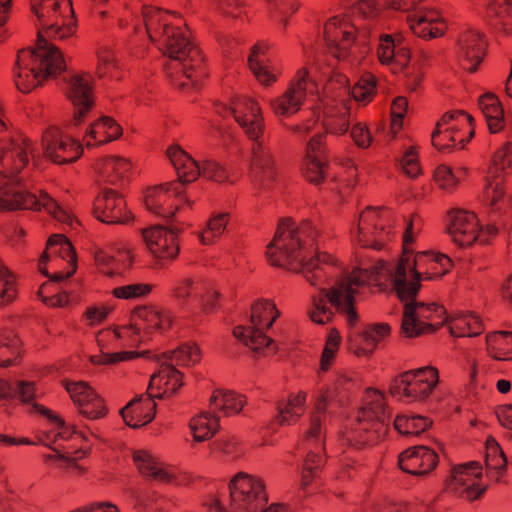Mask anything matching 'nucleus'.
Listing matches in <instances>:
<instances>
[{
    "label": "nucleus",
    "instance_id": "1",
    "mask_svg": "<svg viewBox=\"0 0 512 512\" xmlns=\"http://www.w3.org/2000/svg\"><path fill=\"white\" fill-rule=\"evenodd\" d=\"M142 16L149 40L157 43L163 55L179 61L183 74L191 81H199L208 76L205 57L200 47L192 43L180 27L168 23L163 14L180 17L175 11L144 5Z\"/></svg>",
    "mask_w": 512,
    "mask_h": 512
},
{
    "label": "nucleus",
    "instance_id": "2",
    "mask_svg": "<svg viewBox=\"0 0 512 512\" xmlns=\"http://www.w3.org/2000/svg\"><path fill=\"white\" fill-rule=\"evenodd\" d=\"M311 222L303 220L300 226L292 217L280 218L272 240L266 246L268 263L291 272L299 273L303 270L301 265L304 250L300 237L301 230Z\"/></svg>",
    "mask_w": 512,
    "mask_h": 512
},
{
    "label": "nucleus",
    "instance_id": "3",
    "mask_svg": "<svg viewBox=\"0 0 512 512\" xmlns=\"http://www.w3.org/2000/svg\"><path fill=\"white\" fill-rule=\"evenodd\" d=\"M438 382V369L428 365L395 376L390 382L388 393L392 397H404L409 402H422L430 397Z\"/></svg>",
    "mask_w": 512,
    "mask_h": 512
},
{
    "label": "nucleus",
    "instance_id": "4",
    "mask_svg": "<svg viewBox=\"0 0 512 512\" xmlns=\"http://www.w3.org/2000/svg\"><path fill=\"white\" fill-rule=\"evenodd\" d=\"M228 488L230 512H259L268 503L262 478L241 471L232 477Z\"/></svg>",
    "mask_w": 512,
    "mask_h": 512
},
{
    "label": "nucleus",
    "instance_id": "5",
    "mask_svg": "<svg viewBox=\"0 0 512 512\" xmlns=\"http://www.w3.org/2000/svg\"><path fill=\"white\" fill-rule=\"evenodd\" d=\"M189 202L176 182H167L146 189L144 203L147 210L166 220L167 224L176 222V213L181 209V202Z\"/></svg>",
    "mask_w": 512,
    "mask_h": 512
},
{
    "label": "nucleus",
    "instance_id": "6",
    "mask_svg": "<svg viewBox=\"0 0 512 512\" xmlns=\"http://www.w3.org/2000/svg\"><path fill=\"white\" fill-rule=\"evenodd\" d=\"M327 131L313 135L306 144L302 158L301 174L311 185L318 186L325 182L330 169Z\"/></svg>",
    "mask_w": 512,
    "mask_h": 512
},
{
    "label": "nucleus",
    "instance_id": "7",
    "mask_svg": "<svg viewBox=\"0 0 512 512\" xmlns=\"http://www.w3.org/2000/svg\"><path fill=\"white\" fill-rule=\"evenodd\" d=\"M42 146L44 156L56 165L74 163L83 155L81 143L64 137L62 130L56 126H50L42 133Z\"/></svg>",
    "mask_w": 512,
    "mask_h": 512
},
{
    "label": "nucleus",
    "instance_id": "8",
    "mask_svg": "<svg viewBox=\"0 0 512 512\" xmlns=\"http://www.w3.org/2000/svg\"><path fill=\"white\" fill-rule=\"evenodd\" d=\"M183 228L168 224L154 225L141 230L143 239L151 254L157 259L175 260L180 252L179 235Z\"/></svg>",
    "mask_w": 512,
    "mask_h": 512
},
{
    "label": "nucleus",
    "instance_id": "9",
    "mask_svg": "<svg viewBox=\"0 0 512 512\" xmlns=\"http://www.w3.org/2000/svg\"><path fill=\"white\" fill-rule=\"evenodd\" d=\"M34 63L40 62L38 69L41 72L42 79H56L66 71L67 65L62 51L58 46L49 42L42 34V30L37 31L35 46L24 48Z\"/></svg>",
    "mask_w": 512,
    "mask_h": 512
},
{
    "label": "nucleus",
    "instance_id": "10",
    "mask_svg": "<svg viewBox=\"0 0 512 512\" xmlns=\"http://www.w3.org/2000/svg\"><path fill=\"white\" fill-rule=\"evenodd\" d=\"M92 214L99 222L108 225L126 224L134 219L124 197L111 188H103L95 197Z\"/></svg>",
    "mask_w": 512,
    "mask_h": 512
},
{
    "label": "nucleus",
    "instance_id": "11",
    "mask_svg": "<svg viewBox=\"0 0 512 512\" xmlns=\"http://www.w3.org/2000/svg\"><path fill=\"white\" fill-rule=\"evenodd\" d=\"M66 97L74 107L72 125H81L95 106L94 86L90 73L76 74L68 81Z\"/></svg>",
    "mask_w": 512,
    "mask_h": 512
},
{
    "label": "nucleus",
    "instance_id": "12",
    "mask_svg": "<svg viewBox=\"0 0 512 512\" xmlns=\"http://www.w3.org/2000/svg\"><path fill=\"white\" fill-rule=\"evenodd\" d=\"M357 29L345 20L332 17L324 24V41L329 53L337 60H346L356 40Z\"/></svg>",
    "mask_w": 512,
    "mask_h": 512
},
{
    "label": "nucleus",
    "instance_id": "13",
    "mask_svg": "<svg viewBox=\"0 0 512 512\" xmlns=\"http://www.w3.org/2000/svg\"><path fill=\"white\" fill-rule=\"evenodd\" d=\"M439 463L437 452L425 445L408 447L398 455L399 469L412 476H426L436 469Z\"/></svg>",
    "mask_w": 512,
    "mask_h": 512
},
{
    "label": "nucleus",
    "instance_id": "14",
    "mask_svg": "<svg viewBox=\"0 0 512 512\" xmlns=\"http://www.w3.org/2000/svg\"><path fill=\"white\" fill-rule=\"evenodd\" d=\"M308 76V68H300L290 81L283 95L271 101L270 104L275 115L290 116L301 109L307 95L306 84Z\"/></svg>",
    "mask_w": 512,
    "mask_h": 512
},
{
    "label": "nucleus",
    "instance_id": "15",
    "mask_svg": "<svg viewBox=\"0 0 512 512\" xmlns=\"http://www.w3.org/2000/svg\"><path fill=\"white\" fill-rule=\"evenodd\" d=\"M230 108L235 121L244 130L250 140L263 136L265 124L260 104L249 97H242L233 102Z\"/></svg>",
    "mask_w": 512,
    "mask_h": 512
},
{
    "label": "nucleus",
    "instance_id": "16",
    "mask_svg": "<svg viewBox=\"0 0 512 512\" xmlns=\"http://www.w3.org/2000/svg\"><path fill=\"white\" fill-rule=\"evenodd\" d=\"M457 43L462 68L470 74L477 72L487 54L488 43L485 35L467 30L459 35Z\"/></svg>",
    "mask_w": 512,
    "mask_h": 512
},
{
    "label": "nucleus",
    "instance_id": "17",
    "mask_svg": "<svg viewBox=\"0 0 512 512\" xmlns=\"http://www.w3.org/2000/svg\"><path fill=\"white\" fill-rule=\"evenodd\" d=\"M447 232L452 236L453 242L459 247H470L476 241L482 245L489 243V238L480 235V227L475 213L465 210H457L447 227Z\"/></svg>",
    "mask_w": 512,
    "mask_h": 512
},
{
    "label": "nucleus",
    "instance_id": "18",
    "mask_svg": "<svg viewBox=\"0 0 512 512\" xmlns=\"http://www.w3.org/2000/svg\"><path fill=\"white\" fill-rule=\"evenodd\" d=\"M23 146L17 140L11 138L0 142V176L12 179L28 165L26 148L31 141L27 138L21 139Z\"/></svg>",
    "mask_w": 512,
    "mask_h": 512
},
{
    "label": "nucleus",
    "instance_id": "19",
    "mask_svg": "<svg viewBox=\"0 0 512 512\" xmlns=\"http://www.w3.org/2000/svg\"><path fill=\"white\" fill-rule=\"evenodd\" d=\"M146 395V399H144L143 394L136 395L119 410L124 423L132 429H138L151 423L156 416V398L148 389Z\"/></svg>",
    "mask_w": 512,
    "mask_h": 512
},
{
    "label": "nucleus",
    "instance_id": "20",
    "mask_svg": "<svg viewBox=\"0 0 512 512\" xmlns=\"http://www.w3.org/2000/svg\"><path fill=\"white\" fill-rule=\"evenodd\" d=\"M16 184H4L0 187V212L17 210L40 211V196L27 190H19Z\"/></svg>",
    "mask_w": 512,
    "mask_h": 512
},
{
    "label": "nucleus",
    "instance_id": "21",
    "mask_svg": "<svg viewBox=\"0 0 512 512\" xmlns=\"http://www.w3.org/2000/svg\"><path fill=\"white\" fill-rule=\"evenodd\" d=\"M184 375L172 363L163 362L160 364L159 369L154 372L149 380L148 390L156 387L162 390L153 396L162 400L165 397H170L178 392L184 385Z\"/></svg>",
    "mask_w": 512,
    "mask_h": 512
},
{
    "label": "nucleus",
    "instance_id": "22",
    "mask_svg": "<svg viewBox=\"0 0 512 512\" xmlns=\"http://www.w3.org/2000/svg\"><path fill=\"white\" fill-rule=\"evenodd\" d=\"M166 155L170 159L177 173V185L183 188V185L196 181L201 174V164L194 160L180 145H170L166 150Z\"/></svg>",
    "mask_w": 512,
    "mask_h": 512
},
{
    "label": "nucleus",
    "instance_id": "23",
    "mask_svg": "<svg viewBox=\"0 0 512 512\" xmlns=\"http://www.w3.org/2000/svg\"><path fill=\"white\" fill-rule=\"evenodd\" d=\"M34 65L35 63L33 60H30L24 48L17 51L14 64L15 84L17 89L22 93H30L47 81L46 79H42L40 70Z\"/></svg>",
    "mask_w": 512,
    "mask_h": 512
},
{
    "label": "nucleus",
    "instance_id": "24",
    "mask_svg": "<svg viewBox=\"0 0 512 512\" xmlns=\"http://www.w3.org/2000/svg\"><path fill=\"white\" fill-rule=\"evenodd\" d=\"M137 316L144 322L143 331L146 334L164 332L171 329L174 317L169 310L159 311L153 305H139L131 310V319Z\"/></svg>",
    "mask_w": 512,
    "mask_h": 512
},
{
    "label": "nucleus",
    "instance_id": "25",
    "mask_svg": "<svg viewBox=\"0 0 512 512\" xmlns=\"http://www.w3.org/2000/svg\"><path fill=\"white\" fill-rule=\"evenodd\" d=\"M123 134L122 126L111 116H101L89 124L86 135L97 140L94 144L86 143V147H99L118 140Z\"/></svg>",
    "mask_w": 512,
    "mask_h": 512
},
{
    "label": "nucleus",
    "instance_id": "26",
    "mask_svg": "<svg viewBox=\"0 0 512 512\" xmlns=\"http://www.w3.org/2000/svg\"><path fill=\"white\" fill-rule=\"evenodd\" d=\"M486 22L496 32L512 35V0H493L486 7Z\"/></svg>",
    "mask_w": 512,
    "mask_h": 512
},
{
    "label": "nucleus",
    "instance_id": "27",
    "mask_svg": "<svg viewBox=\"0 0 512 512\" xmlns=\"http://www.w3.org/2000/svg\"><path fill=\"white\" fill-rule=\"evenodd\" d=\"M478 106L481 110L491 134L504 130V109L499 97L493 92H486L479 96Z\"/></svg>",
    "mask_w": 512,
    "mask_h": 512
},
{
    "label": "nucleus",
    "instance_id": "28",
    "mask_svg": "<svg viewBox=\"0 0 512 512\" xmlns=\"http://www.w3.org/2000/svg\"><path fill=\"white\" fill-rule=\"evenodd\" d=\"M391 334V326L387 322L372 323L365 326V329L359 334L367 347L350 346V350L357 357H370L379 342L389 337Z\"/></svg>",
    "mask_w": 512,
    "mask_h": 512
},
{
    "label": "nucleus",
    "instance_id": "29",
    "mask_svg": "<svg viewBox=\"0 0 512 512\" xmlns=\"http://www.w3.org/2000/svg\"><path fill=\"white\" fill-rule=\"evenodd\" d=\"M132 458L138 472L145 478L165 484H169L175 479L173 474L157 466V461L149 451L136 450L133 452Z\"/></svg>",
    "mask_w": 512,
    "mask_h": 512
},
{
    "label": "nucleus",
    "instance_id": "30",
    "mask_svg": "<svg viewBox=\"0 0 512 512\" xmlns=\"http://www.w3.org/2000/svg\"><path fill=\"white\" fill-rule=\"evenodd\" d=\"M451 323H448L449 333L453 337H476L484 332V324L480 316L474 312L468 314L455 313L451 316Z\"/></svg>",
    "mask_w": 512,
    "mask_h": 512
},
{
    "label": "nucleus",
    "instance_id": "31",
    "mask_svg": "<svg viewBox=\"0 0 512 512\" xmlns=\"http://www.w3.org/2000/svg\"><path fill=\"white\" fill-rule=\"evenodd\" d=\"M130 168V161L119 156H107L96 163V171L102 181L110 185L118 184Z\"/></svg>",
    "mask_w": 512,
    "mask_h": 512
},
{
    "label": "nucleus",
    "instance_id": "32",
    "mask_svg": "<svg viewBox=\"0 0 512 512\" xmlns=\"http://www.w3.org/2000/svg\"><path fill=\"white\" fill-rule=\"evenodd\" d=\"M306 397V392L299 391L296 395L290 394L287 400H278L276 402L278 423L290 425L297 422L304 413Z\"/></svg>",
    "mask_w": 512,
    "mask_h": 512
},
{
    "label": "nucleus",
    "instance_id": "33",
    "mask_svg": "<svg viewBox=\"0 0 512 512\" xmlns=\"http://www.w3.org/2000/svg\"><path fill=\"white\" fill-rule=\"evenodd\" d=\"M512 168V142H505L497 151L494 152L490 165L487 169L486 185L484 194L488 195L493 182L501 177L506 169Z\"/></svg>",
    "mask_w": 512,
    "mask_h": 512
},
{
    "label": "nucleus",
    "instance_id": "34",
    "mask_svg": "<svg viewBox=\"0 0 512 512\" xmlns=\"http://www.w3.org/2000/svg\"><path fill=\"white\" fill-rule=\"evenodd\" d=\"M487 352L498 361L512 360V331L500 330L486 334Z\"/></svg>",
    "mask_w": 512,
    "mask_h": 512
},
{
    "label": "nucleus",
    "instance_id": "35",
    "mask_svg": "<svg viewBox=\"0 0 512 512\" xmlns=\"http://www.w3.org/2000/svg\"><path fill=\"white\" fill-rule=\"evenodd\" d=\"M279 316L280 312L273 300H257L251 305V328L269 330Z\"/></svg>",
    "mask_w": 512,
    "mask_h": 512
},
{
    "label": "nucleus",
    "instance_id": "36",
    "mask_svg": "<svg viewBox=\"0 0 512 512\" xmlns=\"http://www.w3.org/2000/svg\"><path fill=\"white\" fill-rule=\"evenodd\" d=\"M394 429L403 436H418L433 426V419L418 414L397 415Z\"/></svg>",
    "mask_w": 512,
    "mask_h": 512
},
{
    "label": "nucleus",
    "instance_id": "37",
    "mask_svg": "<svg viewBox=\"0 0 512 512\" xmlns=\"http://www.w3.org/2000/svg\"><path fill=\"white\" fill-rule=\"evenodd\" d=\"M21 347V339L13 330H0V367L14 365L15 360L20 357Z\"/></svg>",
    "mask_w": 512,
    "mask_h": 512
},
{
    "label": "nucleus",
    "instance_id": "38",
    "mask_svg": "<svg viewBox=\"0 0 512 512\" xmlns=\"http://www.w3.org/2000/svg\"><path fill=\"white\" fill-rule=\"evenodd\" d=\"M485 459L484 464L487 469L495 470L497 473L496 481L499 482L500 478L507 471L508 460L505 452L492 435H489L485 440Z\"/></svg>",
    "mask_w": 512,
    "mask_h": 512
},
{
    "label": "nucleus",
    "instance_id": "39",
    "mask_svg": "<svg viewBox=\"0 0 512 512\" xmlns=\"http://www.w3.org/2000/svg\"><path fill=\"white\" fill-rule=\"evenodd\" d=\"M189 427L192 431L194 441L203 442L211 439L220 425L218 417L211 415L209 412H202L191 418Z\"/></svg>",
    "mask_w": 512,
    "mask_h": 512
},
{
    "label": "nucleus",
    "instance_id": "40",
    "mask_svg": "<svg viewBox=\"0 0 512 512\" xmlns=\"http://www.w3.org/2000/svg\"><path fill=\"white\" fill-rule=\"evenodd\" d=\"M62 386L69 393L73 403L78 407L87 408L88 403L100 396L96 390L86 381L71 382L69 379L64 378L61 380Z\"/></svg>",
    "mask_w": 512,
    "mask_h": 512
},
{
    "label": "nucleus",
    "instance_id": "41",
    "mask_svg": "<svg viewBox=\"0 0 512 512\" xmlns=\"http://www.w3.org/2000/svg\"><path fill=\"white\" fill-rule=\"evenodd\" d=\"M48 22L43 23V27L38 30H42V34L47 35V40H65L73 36L77 31V18L76 15H71L70 20L65 22L64 20L59 21L58 17L54 21H51V15H47Z\"/></svg>",
    "mask_w": 512,
    "mask_h": 512
},
{
    "label": "nucleus",
    "instance_id": "42",
    "mask_svg": "<svg viewBox=\"0 0 512 512\" xmlns=\"http://www.w3.org/2000/svg\"><path fill=\"white\" fill-rule=\"evenodd\" d=\"M390 418L391 416H387L380 420L361 425L360 429L363 431L364 435L357 443L362 446L375 445L384 440L390 429Z\"/></svg>",
    "mask_w": 512,
    "mask_h": 512
},
{
    "label": "nucleus",
    "instance_id": "43",
    "mask_svg": "<svg viewBox=\"0 0 512 512\" xmlns=\"http://www.w3.org/2000/svg\"><path fill=\"white\" fill-rule=\"evenodd\" d=\"M385 407L386 401L384 395L381 394V397L369 401L359 409L356 420L361 426L367 424V422L377 421L383 417L390 416L389 413H386Z\"/></svg>",
    "mask_w": 512,
    "mask_h": 512
},
{
    "label": "nucleus",
    "instance_id": "44",
    "mask_svg": "<svg viewBox=\"0 0 512 512\" xmlns=\"http://www.w3.org/2000/svg\"><path fill=\"white\" fill-rule=\"evenodd\" d=\"M252 158L251 167L258 168L263 172H268L270 177L275 175L274 158L269 149L264 147L260 139L252 140Z\"/></svg>",
    "mask_w": 512,
    "mask_h": 512
},
{
    "label": "nucleus",
    "instance_id": "45",
    "mask_svg": "<svg viewBox=\"0 0 512 512\" xmlns=\"http://www.w3.org/2000/svg\"><path fill=\"white\" fill-rule=\"evenodd\" d=\"M17 296L16 276L0 260V305H7Z\"/></svg>",
    "mask_w": 512,
    "mask_h": 512
},
{
    "label": "nucleus",
    "instance_id": "46",
    "mask_svg": "<svg viewBox=\"0 0 512 512\" xmlns=\"http://www.w3.org/2000/svg\"><path fill=\"white\" fill-rule=\"evenodd\" d=\"M377 78L372 73H365L354 84L351 89V96L357 102H370L376 94Z\"/></svg>",
    "mask_w": 512,
    "mask_h": 512
},
{
    "label": "nucleus",
    "instance_id": "47",
    "mask_svg": "<svg viewBox=\"0 0 512 512\" xmlns=\"http://www.w3.org/2000/svg\"><path fill=\"white\" fill-rule=\"evenodd\" d=\"M32 408L40 415L44 416L51 424L56 425L58 432L55 434L52 444L56 442L57 438L62 440H70L73 438L70 433V427L66 424L62 416L40 403H33Z\"/></svg>",
    "mask_w": 512,
    "mask_h": 512
},
{
    "label": "nucleus",
    "instance_id": "48",
    "mask_svg": "<svg viewBox=\"0 0 512 512\" xmlns=\"http://www.w3.org/2000/svg\"><path fill=\"white\" fill-rule=\"evenodd\" d=\"M407 21L413 34L420 38L433 39L443 36L445 33L446 27L444 25V21H442L441 27L433 26L429 22L420 21L419 17L415 18L411 15L407 16Z\"/></svg>",
    "mask_w": 512,
    "mask_h": 512
},
{
    "label": "nucleus",
    "instance_id": "49",
    "mask_svg": "<svg viewBox=\"0 0 512 512\" xmlns=\"http://www.w3.org/2000/svg\"><path fill=\"white\" fill-rule=\"evenodd\" d=\"M174 360L178 366L195 365L201 361V349L196 343H184L176 349L171 350Z\"/></svg>",
    "mask_w": 512,
    "mask_h": 512
},
{
    "label": "nucleus",
    "instance_id": "50",
    "mask_svg": "<svg viewBox=\"0 0 512 512\" xmlns=\"http://www.w3.org/2000/svg\"><path fill=\"white\" fill-rule=\"evenodd\" d=\"M247 342V347L255 353L263 352L265 349L272 354H276L278 351L276 342L266 335L263 329L251 328Z\"/></svg>",
    "mask_w": 512,
    "mask_h": 512
},
{
    "label": "nucleus",
    "instance_id": "51",
    "mask_svg": "<svg viewBox=\"0 0 512 512\" xmlns=\"http://www.w3.org/2000/svg\"><path fill=\"white\" fill-rule=\"evenodd\" d=\"M229 219V213H220L210 218L207 222V231L200 233L202 244L209 245L214 243L215 239L219 238L226 229Z\"/></svg>",
    "mask_w": 512,
    "mask_h": 512
},
{
    "label": "nucleus",
    "instance_id": "52",
    "mask_svg": "<svg viewBox=\"0 0 512 512\" xmlns=\"http://www.w3.org/2000/svg\"><path fill=\"white\" fill-rule=\"evenodd\" d=\"M401 167L406 176L416 179L422 174L418 146L411 145L401 158Z\"/></svg>",
    "mask_w": 512,
    "mask_h": 512
},
{
    "label": "nucleus",
    "instance_id": "53",
    "mask_svg": "<svg viewBox=\"0 0 512 512\" xmlns=\"http://www.w3.org/2000/svg\"><path fill=\"white\" fill-rule=\"evenodd\" d=\"M44 209L57 221L71 224L72 218L46 191L40 190V211Z\"/></svg>",
    "mask_w": 512,
    "mask_h": 512
},
{
    "label": "nucleus",
    "instance_id": "54",
    "mask_svg": "<svg viewBox=\"0 0 512 512\" xmlns=\"http://www.w3.org/2000/svg\"><path fill=\"white\" fill-rule=\"evenodd\" d=\"M153 286L151 284L136 283L116 287L112 290V295L117 299H135L147 296L151 293Z\"/></svg>",
    "mask_w": 512,
    "mask_h": 512
},
{
    "label": "nucleus",
    "instance_id": "55",
    "mask_svg": "<svg viewBox=\"0 0 512 512\" xmlns=\"http://www.w3.org/2000/svg\"><path fill=\"white\" fill-rule=\"evenodd\" d=\"M200 171V176L210 181L223 183L229 179V173L227 169L219 162L214 160L202 161Z\"/></svg>",
    "mask_w": 512,
    "mask_h": 512
},
{
    "label": "nucleus",
    "instance_id": "56",
    "mask_svg": "<svg viewBox=\"0 0 512 512\" xmlns=\"http://www.w3.org/2000/svg\"><path fill=\"white\" fill-rule=\"evenodd\" d=\"M246 404V397L233 391L222 393L219 409L225 416L235 415L242 411Z\"/></svg>",
    "mask_w": 512,
    "mask_h": 512
},
{
    "label": "nucleus",
    "instance_id": "57",
    "mask_svg": "<svg viewBox=\"0 0 512 512\" xmlns=\"http://www.w3.org/2000/svg\"><path fill=\"white\" fill-rule=\"evenodd\" d=\"M433 179L436 184L445 190H454L459 184V179L454 175L451 167L440 164L433 173Z\"/></svg>",
    "mask_w": 512,
    "mask_h": 512
},
{
    "label": "nucleus",
    "instance_id": "58",
    "mask_svg": "<svg viewBox=\"0 0 512 512\" xmlns=\"http://www.w3.org/2000/svg\"><path fill=\"white\" fill-rule=\"evenodd\" d=\"M49 288V282H44L40 285L37 296L48 307L63 308L70 305L69 294L66 291H60L51 296H45L44 292Z\"/></svg>",
    "mask_w": 512,
    "mask_h": 512
},
{
    "label": "nucleus",
    "instance_id": "59",
    "mask_svg": "<svg viewBox=\"0 0 512 512\" xmlns=\"http://www.w3.org/2000/svg\"><path fill=\"white\" fill-rule=\"evenodd\" d=\"M458 131L459 128L456 126L442 130L441 136H436L434 142L431 137V145L439 152H452L456 147L457 138L455 134Z\"/></svg>",
    "mask_w": 512,
    "mask_h": 512
},
{
    "label": "nucleus",
    "instance_id": "60",
    "mask_svg": "<svg viewBox=\"0 0 512 512\" xmlns=\"http://www.w3.org/2000/svg\"><path fill=\"white\" fill-rule=\"evenodd\" d=\"M98 65L96 75L102 79L106 77L113 69L116 68V57L112 50L108 48H100L97 51Z\"/></svg>",
    "mask_w": 512,
    "mask_h": 512
},
{
    "label": "nucleus",
    "instance_id": "61",
    "mask_svg": "<svg viewBox=\"0 0 512 512\" xmlns=\"http://www.w3.org/2000/svg\"><path fill=\"white\" fill-rule=\"evenodd\" d=\"M379 40L380 43L377 48L379 62L383 65L392 64L396 49L394 37L390 34H381Z\"/></svg>",
    "mask_w": 512,
    "mask_h": 512
},
{
    "label": "nucleus",
    "instance_id": "62",
    "mask_svg": "<svg viewBox=\"0 0 512 512\" xmlns=\"http://www.w3.org/2000/svg\"><path fill=\"white\" fill-rule=\"evenodd\" d=\"M78 412L89 420H98L106 417L109 409L105 399L102 396H98L88 403L87 408L83 407Z\"/></svg>",
    "mask_w": 512,
    "mask_h": 512
},
{
    "label": "nucleus",
    "instance_id": "63",
    "mask_svg": "<svg viewBox=\"0 0 512 512\" xmlns=\"http://www.w3.org/2000/svg\"><path fill=\"white\" fill-rule=\"evenodd\" d=\"M420 256H430L432 262L439 264L441 266V270L437 273L441 275L442 278L450 273L455 267L453 260L442 252H435L433 250L419 251L416 253V257Z\"/></svg>",
    "mask_w": 512,
    "mask_h": 512
},
{
    "label": "nucleus",
    "instance_id": "64",
    "mask_svg": "<svg viewBox=\"0 0 512 512\" xmlns=\"http://www.w3.org/2000/svg\"><path fill=\"white\" fill-rule=\"evenodd\" d=\"M313 305L316 311H312L309 315L312 322L324 325L332 321L334 313L326 306L324 298H313Z\"/></svg>",
    "mask_w": 512,
    "mask_h": 512
}]
</instances>
